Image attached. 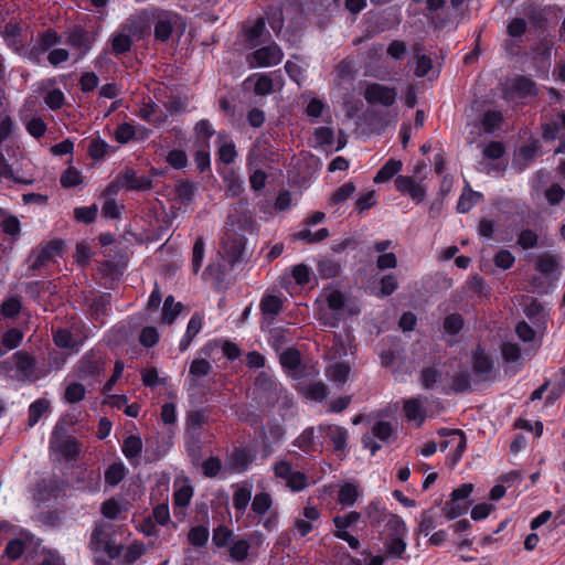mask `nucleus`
<instances>
[{"instance_id": "obj_1", "label": "nucleus", "mask_w": 565, "mask_h": 565, "mask_svg": "<svg viewBox=\"0 0 565 565\" xmlns=\"http://www.w3.org/2000/svg\"><path fill=\"white\" fill-rule=\"evenodd\" d=\"M326 306L320 308L319 320L324 327L334 328L348 317L360 313L361 308L339 289L324 292Z\"/></svg>"}, {"instance_id": "obj_2", "label": "nucleus", "mask_w": 565, "mask_h": 565, "mask_svg": "<svg viewBox=\"0 0 565 565\" xmlns=\"http://www.w3.org/2000/svg\"><path fill=\"white\" fill-rule=\"evenodd\" d=\"M0 372L12 380L30 383H34L47 374L44 366H40L36 360L23 350L17 351L1 361Z\"/></svg>"}, {"instance_id": "obj_3", "label": "nucleus", "mask_w": 565, "mask_h": 565, "mask_svg": "<svg viewBox=\"0 0 565 565\" xmlns=\"http://www.w3.org/2000/svg\"><path fill=\"white\" fill-rule=\"evenodd\" d=\"M61 44V38L55 31L46 30L38 35L30 55L36 63H41L45 57L53 67L60 66L66 62L71 53L66 49L57 47Z\"/></svg>"}, {"instance_id": "obj_4", "label": "nucleus", "mask_w": 565, "mask_h": 565, "mask_svg": "<svg viewBox=\"0 0 565 565\" xmlns=\"http://www.w3.org/2000/svg\"><path fill=\"white\" fill-rule=\"evenodd\" d=\"M89 547L94 553H103L109 559L120 557L124 545L116 541L114 526L109 523L100 522L94 527Z\"/></svg>"}, {"instance_id": "obj_5", "label": "nucleus", "mask_w": 565, "mask_h": 565, "mask_svg": "<svg viewBox=\"0 0 565 565\" xmlns=\"http://www.w3.org/2000/svg\"><path fill=\"white\" fill-rule=\"evenodd\" d=\"M106 367V354L100 349H92L79 359L74 367V375L84 382H99Z\"/></svg>"}, {"instance_id": "obj_6", "label": "nucleus", "mask_w": 565, "mask_h": 565, "mask_svg": "<svg viewBox=\"0 0 565 565\" xmlns=\"http://www.w3.org/2000/svg\"><path fill=\"white\" fill-rule=\"evenodd\" d=\"M274 476L285 482L286 488L297 493L308 487L306 473L295 470L288 460L280 459L273 466Z\"/></svg>"}, {"instance_id": "obj_7", "label": "nucleus", "mask_w": 565, "mask_h": 565, "mask_svg": "<svg viewBox=\"0 0 565 565\" xmlns=\"http://www.w3.org/2000/svg\"><path fill=\"white\" fill-rule=\"evenodd\" d=\"M257 458V450L250 446L234 447L225 458L224 469L231 473H245Z\"/></svg>"}, {"instance_id": "obj_8", "label": "nucleus", "mask_w": 565, "mask_h": 565, "mask_svg": "<svg viewBox=\"0 0 565 565\" xmlns=\"http://www.w3.org/2000/svg\"><path fill=\"white\" fill-rule=\"evenodd\" d=\"M64 243L61 239H53L47 243L40 244L29 256L30 268L38 270L50 263H54L62 257Z\"/></svg>"}, {"instance_id": "obj_9", "label": "nucleus", "mask_w": 565, "mask_h": 565, "mask_svg": "<svg viewBox=\"0 0 565 565\" xmlns=\"http://www.w3.org/2000/svg\"><path fill=\"white\" fill-rule=\"evenodd\" d=\"M284 57L281 49L275 43L263 44L247 55L246 61L250 67H274L278 65Z\"/></svg>"}, {"instance_id": "obj_10", "label": "nucleus", "mask_w": 565, "mask_h": 565, "mask_svg": "<svg viewBox=\"0 0 565 565\" xmlns=\"http://www.w3.org/2000/svg\"><path fill=\"white\" fill-rule=\"evenodd\" d=\"M50 449L66 460H75L79 454L76 439L66 434L64 427L56 425L50 437Z\"/></svg>"}, {"instance_id": "obj_11", "label": "nucleus", "mask_w": 565, "mask_h": 565, "mask_svg": "<svg viewBox=\"0 0 565 565\" xmlns=\"http://www.w3.org/2000/svg\"><path fill=\"white\" fill-rule=\"evenodd\" d=\"M94 42V36L81 26L72 29L65 39V43L71 46V57L75 62L81 61L87 55Z\"/></svg>"}, {"instance_id": "obj_12", "label": "nucleus", "mask_w": 565, "mask_h": 565, "mask_svg": "<svg viewBox=\"0 0 565 565\" xmlns=\"http://www.w3.org/2000/svg\"><path fill=\"white\" fill-rule=\"evenodd\" d=\"M535 94V84L524 76L508 79L502 84L501 95L502 98L508 102L534 96Z\"/></svg>"}, {"instance_id": "obj_13", "label": "nucleus", "mask_w": 565, "mask_h": 565, "mask_svg": "<svg viewBox=\"0 0 565 565\" xmlns=\"http://www.w3.org/2000/svg\"><path fill=\"white\" fill-rule=\"evenodd\" d=\"M393 435V426L390 422L379 420L374 423L371 428V431L364 434L362 436L363 447L371 451L372 456L382 448V445L376 441V439L383 444L388 443Z\"/></svg>"}, {"instance_id": "obj_14", "label": "nucleus", "mask_w": 565, "mask_h": 565, "mask_svg": "<svg viewBox=\"0 0 565 565\" xmlns=\"http://www.w3.org/2000/svg\"><path fill=\"white\" fill-rule=\"evenodd\" d=\"M361 519V513L356 511H350L342 515H335L333 518V524L335 527V531L333 532V535L348 543V545L352 550H358L360 546V541L356 536H353L349 533V527L359 522Z\"/></svg>"}, {"instance_id": "obj_15", "label": "nucleus", "mask_w": 565, "mask_h": 565, "mask_svg": "<svg viewBox=\"0 0 565 565\" xmlns=\"http://www.w3.org/2000/svg\"><path fill=\"white\" fill-rule=\"evenodd\" d=\"M364 98L371 106L380 105L388 108L396 102L397 89L383 84L372 83L366 86L364 90Z\"/></svg>"}, {"instance_id": "obj_16", "label": "nucleus", "mask_w": 565, "mask_h": 565, "mask_svg": "<svg viewBox=\"0 0 565 565\" xmlns=\"http://www.w3.org/2000/svg\"><path fill=\"white\" fill-rule=\"evenodd\" d=\"M173 488V514L178 521H183L186 516V509L193 498L194 489L189 480H185L182 483L174 482Z\"/></svg>"}, {"instance_id": "obj_17", "label": "nucleus", "mask_w": 565, "mask_h": 565, "mask_svg": "<svg viewBox=\"0 0 565 565\" xmlns=\"http://www.w3.org/2000/svg\"><path fill=\"white\" fill-rule=\"evenodd\" d=\"M292 445L305 454L322 452L323 434L320 430V424L317 427L310 426L292 441Z\"/></svg>"}, {"instance_id": "obj_18", "label": "nucleus", "mask_w": 565, "mask_h": 565, "mask_svg": "<svg viewBox=\"0 0 565 565\" xmlns=\"http://www.w3.org/2000/svg\"><path fill=\"white\" fill-rule=\"evenodd\" d=\"M396 190L408 195L416 204L422 203L426 196V186L411 175H397L395 178Z\"/></svg>"}, {"instance_id": "obj_19", "label": "nucleus", "mask_w": 565, "mask_h": 565, "mask_svg": "<svg viewBox=\"0 0 565 565\" xmlns=\"http://www.w3.org/2000/svg\"><path fill=\"white\" fill-rule=\"evenodd\" d=\"M396 190L408 195L416 204L422 203L426 196V186L411 175H397L395 178Z\"/></svg>"}, {"instance_id": "obj_20", "label": "nucleus", "mask_w": 565, "mask_h": 565, "mask_svg": "<svg viewBox=\"0 0 565 565\" xmlns=\"http://www.w3.org/2000/svg\"><path fill=\"white\" fill-rule=\"evenodd\" d=\"M243 85L244 89H253L256 95L264 96L275 92L276 88H280L282 82L274 81L265 73H254L244 81Z\"/></svg>"}, {"instance_id": "obj_21", "label": "nucleus", "mask_w": 565, "mask_h": 565, "mask_svg": "<svg viewBox=\"0 0 565 565\" xmlns=\"http://www.w3.org/2000/svg\"><path fill=\"white\" fill-rule=\"evenodd\" d=\"M270 34L266 29L265 19H256L252 25L244 29V46L254 50L267 42Z\"/></svg>"}, {"instance_id": "obj_22", "label": "nucleus", "mask_w": 565, "mask_h": 565, "mask_svg": "<svg viewBox=\"0 0 565 565\" xmlns=\"http://www.w3.org/2000/svg\"><path fill=\"white\" fill-rule=\"evenodd\" d=\"M320 430L323 434V441L329 439L335 452L343 454L348 449L349 431L345 427L322 423Z\"/></svg>"}, {"instance_id": "obj_23", "label": "nucleus", "mask_w": 565, "mask_h": 565, "mask_svg": "<svg viewBox=\"0 0 565 565\" xmlns=\"http://www.w3.org/2000/svg\"><path fill=\"white\" fill-rule=\"evenodd\" d=\"M439 436L446 439L440 441L439 448L441 451H446L450 445L455 446V460H459L466 449L467 438L462 430L441 428L438 430Z\"/></svg>"}, {"instance_id": "obj_24", "label": "nucleus", "mask_w": 565, "mask_h": 565, "mask_svg": "<svg viewBox=\"0 0 565 565\" xmlns=\"http://www.w3.org/2000/svg\"><path fill=\"white\" fill-rule=\"evenodd\" d=\"M321 513L318 508L307 505L303 508L301 518L295 521V535L299 537L307 536L317 525L316 523L320 520Z\"/></svg>"}, {"instance_id": "obj_25", "label": "nucleus", "mask_w": 565, "mask_h": 565, "mask_svg": "<svg viewBox=\"0 0 565 565\" xmlns=\"http://www.w3.org/2000/svg\"><path fill=\"white\" fill-rule=\"evenodd\" d=\"M263 320L267 324H273L282 310V299L277 295L264 294L259 302Z\"/></svg>"}, {"instance_id": "obj_26", "label": "nucleus", "mask_w": 565, "mask_h": 565, "mask_svg": "<svg viewBox=\"0 0 565 565\" xmlns=\"http://www.w3.org/2000/svg\"><path fill=\"white\" fill-rule=\"evenodd\" d=\"M255 386L258 391L266 393L269 401H276L286 393V390L276 379L266 372H262L257 375Z\"/></svg>"}, {"instance_id": "obj_27", "label": "nucleus", "mask_w": 565, "mask_h": 565, "mask_svg": "<svg viewBox=\"0 0 565 565\" xmlns=\"http://www.w3.org/2000/svg\"><path fill=\"white\" fill-rule=\"evenodd\" d=\"M122 184L130 191H148L153 188V180L150 175H140L134 169H126L122 173Z\"/></svg>"}, {"instance_id": "obj_28", "label": "nucleus", "mask_w": 565, "mask_h": 565, "mask_svg": "<svg viewBox=\"0 0 565 565\" xmlns=\"http://www.w3.org/2000/svg\"><path fill=\"white\" fill-rule=\"evenodd\" d=\"M53 342L57 348L68 350L70 353H78L84 343L83 340L75 339L66 328H58L53 331Z\"/></svg>"}, {"instance_id": "obj_29", "label": "nucleus", "mask_w": 565, "mask_h": 565, "mask_svg": "<svg viewBox=\"0 0 565 565\" xmlns=\"http://www.w3.org/2000/svg\"><path fill=\"white\" fill-rule=\"evenodd\" d=\"M525 315L537 330L544 331L546 329L548 312L537 299H532L526 305Z\"/></svg>"}, {"instance_id": "obj_30", "label": "nucleus", "mask_w": 565, "mask_h": 565, "mask_svg": "<svg viewBox=\"0 0 565 565\" xmlns=\"http://www.w3.org/2000/svg\"><path fill=\"white\" fill-rule=\"evenodd\" d=\"M132 25L127 23L113 34L111 36V51L115 54H122L128 52L132 44L131 39Z\"/></svg>"}, {"instance_id": "obj_31", "label": "nucleus", "mask_w": 565, "mask_h": 565, "mask_svg": "<svg viewBox=\"0 0 565 565\" xmlns=\"http://www.w3.org/2000/svg\"><path fill=\"white\" fill-rule=\"evenodd\" d=\"M280 364L286 372L294 379H298L302 374L301 356L298 350L287 349L280 354Z\"/></svg>"}, {"instance_id": "obj_32", "label": "nucleus", "mask_w": 565, "mask_h": 565, "mask_svg": "<svg viewBox=\"0 0 565 565\" xmlns=\"http://www.w3.org/2000/svg\"><path fill=\"white\" fill-rule=\"evenodd\" d=\"M142 440L138 435L127 436L121 445V451L131 465H137L142 451Z\"/></svg>"}, {"instance_id": "obj_33", "label": "nucleus", "mask_w": 565, "mask_h": 565, "mask_svg": "<svg viewBox=\"0 0 565 565\" xmlns=\"http://www.w3.org/2000/svg\"><path fill=\"white\" fill-rule=\"evenodd\" d=\"M426 398L417 396L404 402V413L408 420L422 424L426 418V409L424 407Z\"/></svg>"}, {"instance_id": "obj_34", "label": "nucleus", "mask_w": 565, "mask_h": 565, "mask_svg": "<svg viewBox=\"0 0 565 565\" xmlns=\"http://www.w3.org/2000/svg\"><path fill=\"white\" fill-rule=\"evenodd\" d=\"M351 373V367L345 362H335L330 364L326 369V376L329 381L335 384L338 387L343 386Z\"/></svg>"}, {"instance_id": "obj_35", "label": "nucleus", "mask_w": 565, "mask_h": 565, "mask_svg": "<svg viewBox=\"0 0 565 565\" xmlns=\"http://www.w3.org/2000/svg\"><path fill=\"white\" fill-rule=\"evenodd\" d=\"M116 193L117 188L113 183L109 184L105 190L106 199L102 207V213L106 218L116 220L119 218L121 215L124 206L119 205L115 199L110 198V195H114Z\"/></svg>"}, {"instance_id": "obj_36", "label": "nucleus", "mask_w": 565, "mask_h": 565, "mask_svg": "<svg viewBox=\"0 0 565 565\" xmlns=\"http://www.w3.org/2000/svg\"><path fill=\"white\" fill-rule=\"evenodd\" d=\"M34 539V535L29 532L22 533L21 539H13L8 542L4 554L12 561L20 558L25 551L26 542L31 543Z\"/></svg>"}, {"instance_id": "obj_37", "label": "nucleus", "mask_w": 565, "mask_h": 565, "mask_svg": "<svg viewBox=\"0 0 565 565\" xmlns=\"http://www.w3.org/2000/svg\"><path fill=\"white\" fill-rule=\"evenodd\" d=\"M51 412V403L46 398H38L29 406L28 411V424L30 427L35 426L39 420L49 415Z\"/></svg>"}, {"instance_id": "obj_38", "label": "nucleus", "mask_w": 565, "mask_h": 565, "mask_svg": "<svg viewBox=\"0 0 565 565\" xmlns=\"http://www.w3.org/2000/svg\"><path fill=\"white\" fill-rule=\"evenodd\" d=\"M202 329V317L199 313H194L186 326L185 333L179 342V350L184 352L191 345V342Z\"/></svg>"}, {"instance_id": "obj_39", "label": "nucleus", "mask_w": 565, "mask_h": 565, "mask_svg": "<svg viewBox=\"0 0 565 565\" xmlns=\"http://www.w3.org/2000/svg\"><path fill=\"white\" fill-rule=\"evenodd\" d=\"M252 501V486L244 483L238 486L233 493V508L243 515Z\"/></svg>"}, {"instance_id": "obj_40", "label": "nucleus", "mask_w": 565, "mask_h": 565, "mask_svg": "<svg viewBox=\"0 0 565 565\" xmlns=\"http://www.w3.org/2000/svg\"><path fill=\"white\" fill-rule=\"evenodd\" d=\"M361 495L359 486L354 482H344L338 491V502L343 508L352 507Z\"/></svg>"}, {"instance_id": "obj_41", "label": "nucleus", "mask_w": 565, "mask_h": 565, "mask_svg": "<svg viewBox=\"0 0 565 565\" xmlns=\"http://www.w3.org/2000/svg\"><path fill=\"white\" fill-rule=\"evenodd\" d=\"M503 113L498 109H488L482 114L480 118V125L483 131L488 134H492L500 129L503 125Z\"/></svg>"}, {"instance_id": "obj_42", "label": "nucleus", "mask_w": 565, "mask_h": 565, "mask_svg": "<svg viewBox=\"0 0 565 565\" xmlns=\"http://www.w3.org/2000/svg\"><path fill=\"white\" fill-rule=\"evenodd\" d=\"M249 550V541L235 537L228 545L230 559L234 563H243L248 558Z\"/></svg>"}, {"instance_id": "obj_43", "label": "nucleus", "mask_w": 565, "mask_h": 565, "mask_svg": "<svg viewBox=\"0 0 565 565\" xmlns=\"http://www.w3.org/2000/svg\"><path fill=\"white\" fill-rule=\"evenodd\" d=\"M450 391L455 394H465L471 391L468 370L461 367L450 376Z\"/></svg>"}, {"instance_id": "obj_44", "label": "nucleus", "mask_w": 565, "mask_h": 565, "mask_svg": "<svg viewBox=\"0 0 565 565\" xmlns=\"http://www.w3.org/2000/svg\"><path fill=\"white\" fill-rule=\"evenodd\" d=\"M403 168L401 160L391 158L384 166L377 171L373 181L375 183H385L395 177Z\"/></svg>"}, {"instance_id": "obj_45", "label": "nucleus", "mask_w": 565, "mask_h": 565, "mask_svg": "<svg viewBox=\"0 0 565 565\" xmlns=\"http://www.w3.org/2000/svg\"><path fill=\"white\" fill-rule=\"evenodd\" d=\"M273 498L268 492H258L254 495L250 509L255 515L258 516H265L267 513H269L273 507Z\"/></svg>"}, {"instance_id": "obj_46", "label": "nucleus", "mask_w": 565, "mask_h": 565, "mask_svg": "<svg viewBox=\"0 0 565 565\" xmlns=\"http://www.w3.org/2000/svg\"><path fill=\"white\" fill-rule=\"evenodd\" d=\"M110 306V295L104 294L98 297H95L89 306L90 316L96 321H102L105 316L108 313V309Z\"/></svg>"}, {"instance_id": "obj_47", "label": "nucleus", "mask_w": 565, "mask_h": 565, "mask_svg": "<svg viewBox=\"0 0 565 565\" xmlns=\"http://www.w3.org/2000/svg\"><path fill=\"white\" fill-rule=\"evenodd\" d=\"M25 130L30 136L40 139L45 136L47 126L45 121L38 116H24L22 119Z\"/></svg>"}, {"instance_id": "obj_48", "label": "nucleus", "mask_w": 565, "mask_h": 565, "mask_svg": "<svg viewBox=\"0 0 565 565\" xmlns=\"http://www.w3.org/2000/svg\"><path fill=\"white\" fill-rule=\"evenodd\" d=\"M406 536L407 535H388L386 534L384 546L386 548V552L392 557H402V555L406 551Z\"/></svg>"}, {"instance_id": "obj_49", "label": "nucleus", "mask_w": 565, "mask_h": 565, "mask_svg": "<svg viewBox=\"0 0 565 565\" xmlns=\"http://www.w3.org/2000/svg\"><path fill=\"white\" fill-rule=\"evenodd\" d=\"M565 130V114L562 113L551 122L543 125L542 137L546 141L555 140Z\"/></svg>"}, {"instance_id": "obj_50", "label": "nucleus", "mask_w": 565, "mask_h": 565, "mask_svg": "<svg viewBox=\"0 0 565 565\" xmlns=\"http://www.w3.org/2000/svg\"><path fill=\"white\" fill-rule=\"evenodd\" d=\"M481 199L482 194L480 192L473 191L468 186L459 196L457 211L459 213H468Z\"/></svg>"}, {"instance_id": "obj_51", "label": "nucleus", "mask_w": 565, "mask_h": 565, "mask_svg": "<svg viewBox=\"0 0 565 565\" xmlns=\"http://www.w3.org/2000/svg\"><path fill=\"white\" fill-rule=\"evenodd\" d=\"M472 370L477 376L486 380L493 370V363L483 352L477 351L473 354Z\"/></svg>"}, {"instance_id": "obj_52", "label": "nucleus", "mask_w": 565, "mask_h": 565, "mask_svg": "<svg viewBox=\"0 0 565 565\" xmlns=\"http://www.w3.org/2000/svg\"><path fill=\"white\" fill-rule=\"evenodd\" d=\"M183 306L181 302H177L174 297L169 295L163 302L162 307V322L171 324L177 317L180 315Z\"/></svg>"}, {"instance_id": "obj_53", "label": "nucleus", "mask_w": 565, "mask_h": 565, "mask_svg": "<svg viewBox=\"0 0 565 565\" xmlns=\"http://www.w3.org/2000/svg\"><path fill=\"white\" fill-rule=\"evenodd\" d=\"M126 476V467L122 462L111 463L105 471V483L111 488L119 484Z\"/></svg>"}, {"instance_id": "obj_54", "label": "nucleus", "mask_w": 565, "mask_h": 565, "mask_svg": "<svg viewBox=\"0 0 565 565\" xmlns=\"http://www.w3.org/2000/svg\"><path fill=\"white\" fill-rule=\"evenodd\" d=\"M501 355L507 365H514L521 360V348L515 342L505 341L501 344Z\"/></svg>"}, {"instance_id": "obj_55", "label": "nucleus", "mask_w": 565, "mask_h": 565, "mask_svg": "<svg viewBox=\"0 0 565 565\" xmlns=\"http://www.w3.org/2000/svg\"><path fill=\"white\" fill-rule=\"evenodd\" d=\"M0 227L2 232L10 236H15L21 231V224L17 216L8 214L0 209Z\"/></svg>"}, {"instance_id": "obj_56", "label": "nucleus", "mask_w": 565, "mask_h": 565, "mask_svg": "<svg viewBox=\"0 0 565 565\" xmlns=\"http://www.w3.org/2000/svg\"><path fill=\"white\" fill-rule=\"evenodd\" d=\"M355 192V185L353 182H347L338 188L329 199V205L335 206L344 203Z\"/></svg>"}, {"instance_id": "obj_57", "label": "nucleus", "mask_w": 565, "mask_h": 565, "mask_svg": "<svg viewBox=\"0 0 565 565\" xmlns=\"http://www.w3.org/2000/svg\"><path fill=\"white\" fill-rule=\"evenodd\" d=\"M465 321L461 315H448L443 322L444 333L450 337L457 335L463 328Z\"/></svg>"}, {"instance_id": "obj_58", "label": "nucleus", "mask_w": 565, "mask_h": 565, "mask_svg": "<svg viewBox=\"0 0 565 565\" xmlns=\"http://www.w3.org/2000/svg\"><path fill=\"white\" fill-rule=\"evenodd\" d=\"M212 371V364L206 359H194L189 369V377L191 381L206 376Z\"/></svg>"}, {"instance_id": "obj_59", "label": "nucleus", "mask_w": 565, "mask_h": 565, "mask_svg": "<svg viewBox=\"0 0 565 565\" xmlns=\"http://www.w3.org/2000/svg\"><path fill=\"white\" fill-rule=\"evenodd\" d=\"M234 539L233 531L226 525L221 524L213 530L212 541L218 548L228 546Z\"/></svg>"}, {"instance_id": "obj_60", "label": "nucleus", "mask_w": 565, "mask_h": 565, "mask_svg": "<svg viewBox=\"0 0 565 565\" xmlns=\"http://www.w3.org/2000/svg\"><path fill=\"white\" fill-rule=\"evenodd\" d=\"M61 185L65 189H72L83 183L82 172L73 167H68L60 178Z\"/></svg>"}, {"instance_id": "obj_61", "label": "nucleus", "mask_w": 565, "mask_h": 565, "mask_svg": "<svg viewBox=\"0 0 565 565\" xmlns=\"http://www.w3.org/2000/svg\"><path fill=\"white\" fill-rule=\"evenodd\" d=\"M558 267V259L555 255H543L536 259L535 269L542 275H552Z\"/></svg>"}, {"instance_id": "obj_62", "label": "nucleus", "mask_w": 565, "mask_h": 565, "mask_svg": "<svg viewBox=\"0 0 565 565\" xmlns=\"http://www.w3.org/2000/svg\"><path fill=\"white\" fill-rule=\"evenodd\" d=\"M385 529L388 535H407V526L404 520L396 514L386 516Z\"/></svg>"}, {"instance_id": "obj_63", "label": "nucleus", "mask_w": 565, "mask_h": 565, "mask_svg": "<svg viewBox=\"0 0 565 565\" xmlns=\"http://www.w3.org/2000/svg\"><path fill=\"white\" fill-rule=\"evenodd\" d=\"M516 244L524 250L533 249L539 245V235L531 228H524L519 233Z\"/></svg>"}, {"instance_id": "obj_64", "label": "nucleus", "mask_w": 565, "mask_h": 565, "mask_svg": "<svg viewBox=\"0 0 565 565\" xmlns=\"http://www.w3.org/2000/svg\"><path fill=\"white\" fill-rule=\"evenodd\" d=\"M340 270V264L331 258H323L318 263V271L322 278H334L339 275Z\"/></svg>"}]
</instances>
